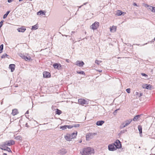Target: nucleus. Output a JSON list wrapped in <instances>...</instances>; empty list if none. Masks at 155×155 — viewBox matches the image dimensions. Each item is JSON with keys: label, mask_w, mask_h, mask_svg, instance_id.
<instances>
[{"label": "nucleus", "mask_w": 155, "mask_h": 155, "mask_svg": "<svg viewBox=\"0 0 155 155\" xmlns=\"http://www.w3.org/2000/svg\"><path fill=\"white\" fill-rule=\"evenodd\" d=\"M67 61V62H68V61Z\"/></svg>", "instance_id": "49"}, {"label": "nucleus", "mask_w": 155, "mask_h": 155, "mask_svg": "<svg viewBox=\"0 0 155 155\" xmlns=\"http://www.w3.org/2000/svg\"><path fill=\"white\" fill-rule=\"evenodd\" d=\"M80 126V125L79 124H77V125H75L74 126L75 127H79Z\"/></svg>", "instance_id": "39"}, {"label": "nucleus", "mask_w": 155, "mask_h": 155, "mask_svg": "<svg viewBox=\"0 0 155 155\" xmlns=\"http://www.w3.org/2000/svg\"><path fill=\"white\" fill-rule=\"evenodd\" d=\"M78 102L79 104L82 105H83L87 104V101L82 98L79 99L78 100Z\"/></svg>", "instance_id": "9"}, {"label": "nucleus", "mask_w": 155, "mask_h": 155, "mask_svg": "<svg viewBox=\"0 0 155 155\" xmlns=\"http://www.w3.org/2000/svg\"><path fill=\"white\" fill-rule=\"evenodd\" d=\"M77 73L79 74H83V75H85V73L83 71H77Z\"/></svg>", "instance_id": "31"}, {"label": "nucleus", "mask_w": 155, "mask_h": 155, "mask_svg": "<svg viewBox=\"0 0 155 155\" xmlns=\"http://www.w3.org/2000/svg\"><path fill=\"white\" fill-rule=\"evenodd\" d=\"M67 128V125H65L63 126H61L60 127V129H61L62 130H65Z\"/></svg>", "instance_id": "28"}, {"label": "nucleus", "mask_w": 155, "mask_h": 155, "mask_svg": "<svg viewBox=\"0 0 155 155\" xmlns=\"http://www.w3.org/2000/svg\"><path fill=\"white\" fill-rule=\"evenodd\" d=\"M97 71L99 72H101L102 71L101 70H97Z\"/></svg>", "instance_id": "41"}, {"label": "nucleus", "mask_w": 155, "mask_h": 155, "mask_svg": "<svg viewBox=\"0 0 155 155\" xmlns=\"http://www.w3.org/2000/svg\"><path fill=\"white\" fill-rule=\"evenodd\" d=\"M53 67L54 68L58 69V70L62 68L61 66L59 64L55 63L53 64Z\"/></svg>", "instance_id": "13"}, {"label": "nucleus", "mask_w": 155, "mask_h": 155, "mask_svg": "<svg viewBox=\"0 0 155 155\" xmlns=\"http://www.w3.org/2000/svg\"><path fill=\"white\" fill-rule=\"evenodd\" d=\"M101 62V61H99L97 60H96L95 61V63L97 64H100V63Z\"/></svg>", "instance_id": "33"}, {"label": "nucleus", "mask_w": 155, "mask_h": 155, "mask_svg": "<svg viewBox=\"0 0 155 155\" xmlns=\"http://www.w3.org/2000/svg\"><path fill=\"white\" fill-rule=\"evenodd\" d=\"M1 149L2 150H6L9 152H12V151L8 147H6L5 145H1L0 147Z\"/></svg>", "instance_id": "8"}, {"label": "nucleus", "mask_w": 155, "mask_h": 155, "mask_svg": "<svg viewBox=\"0 0 155 155\" xmlns=\"http://www.w3.org/2000/svg\"><path fill=\"white\" fill-rule=\"evenodd\" d=\"M94 150L91 147H87L84 148L82 151L83 155H90L94 153Z\"/></svg>", "instance_id": "1"}, {"label": "nucleus", "mask_w": 155, "mask_h": 155, "mask_svg": "<svg viewBox=\"0 0 155 155\" xmlns=\"http://www.w3.org/2000/svg\"><path fill=\"white\" fill-rule=\"evenodd\" d=\"M56 114H57L58 115H60L62 113V112L61 110H59L58 109H56Z\"/></svg>", "instance_id": "25"}, {"label": "nucleus", "mask_w": 155, "mask_h": 155, "mask_svg": "<svg viewBox=\"0 0 155 155\" xmlns=\"http://www.w3.org/2000/svg\"><path fill=\"white\" fill-rule=\"evenodd\" d=\"M51 74L48 72L45 71L43 72V76L44 78H48L51 77Z\"/></svg>", "instance_id": "10"}, {"label": "nucleus", "mask_w": 155, "mask_h": 155, "mask_svg": "<svg viewBox=\"0 0 155 155\" xmlns=\"http://www.w3.org/2000/svg\"><path fill=\"white\" fill-rule=\"evenodd\" d=\"M108 148L109 150L110 151H114L116 150L117 149L115 145L113 143L109 144L108 146Z\"/></svg>", "instance_id": "6"}, {"label": "nucleus", "mask_w": 155, "mask_h": 155, "mask_svg": "<svg viewBox=\"0 0 155 155\" xmlns=\"http://www.w3.org/2000/svg\"><path fill=\"white\" fill-rule=\"evenodd\" d=\"M138 128L140 134V135L142 134V126L140 125L138 126Z\"/></svg>", "instance_id": "23"}, {"label": "nucleus", "mask_w": 155, "mask_h": 155, "mask_svg": "<svg viewBox=\"0 0 155 155\" xmlns=\"http://www.w3.org/2000/svg\"><path fill=\"white\" fill-rule=\"evenodd\" d=\"M132 119H130L128 120H126L125 123H123V127H124L127 126H128L129 124L132 121Z\"/></svg>", "instance_id": "12"}, {"label": "nucleus", "mask_w": 155, "mask_h": 155, "mask_svg": "<svg viewBox=\"0 0 155 155\" xmlns=\"http://www.w3.org/2000/svg\"><path fill=\"white\" fill-rule=\"evenodd\" d=\"M117 27L114 25L110 28V31L111 32H114L116 31Z\"/></svg>", "instance_id": "16"}, {"label": "nucleus", "mask_w": 155, "mask_h": 155, "mask_svg": "<svg viewBox=\"0 0 155 155\" xmlns=\"http://www.w3.org/2000/svg\"><path fill=\"white\" fill-rule=\"evenodd\" d=\"M113 144H114L117 149H119L121 147L120 142L118 140H117Z\"/></svg>", "instance_id": "7"}, {"label": "nucleus", "mask_w": 155, "mask_h": 155, "mask_svg": "<svg viewBox=\"0 0 155 155\" xmlns=\"http://www.w3.org/2000/svg\"><path fill=\"white\" fill-rule=\"evenodd\" d=\"M22 0H19V1H22Z\"/></svg>", "instance_id": "47"}, {"label": "nucleus", "mask_w": 155, "mask_h": 155, "mask_svg": "<svg viewBox=\"0 0 155 155\" xmlns=\"http://www.w3.org/2000/svg\"><path fill=\"white\" fill-rule=\"evenodd\" d=\"M25 125L26 127H28V126L27 123H26Z\"/></svg>", "instance_id": "44"}, {"label": "nucleus", "mask_w": 155, "mask_h": 155, "mask_svg": "<svg viewBox=\"0 0 155 155\" xmlns=\"http://www.w3.org/2000/svg\"><path fill=\"white\" fill-rule=\"evenodd\" d=\"M12 0H8V2L10 3L12 2Z\"/></svg>", "instance_id": "42"}, {"label": "nucleus", "mask_w": 155, "mask_h": 155, "mask_svg": "<svg viewBox=\"0 0 155 155\" xmlns=\"http://www.w3.org/2000/svg\"><path fill=\"white\" fill-rule=\"evenodd\" d=\"M26 29L24 27H22L20 28H19L17 29L18 31L19 32H24Z\"/></svg>", "instance_id": "21"}, {"label": "nucleus", "mask_w": 155, "mask_h": 155, "mask_svg": "<svg viewBox=\"0 0 155 155\" xmlns=\"http://www.w3.org/2000/svg\"><path fill=\"white\" fill-rule=\"evenodd\" d=\"M149 8L151 10V11L152 12H155V7H153L152 6H149Z\"/></svg>", "instance_id": "26"}, {"label": "nucleus", "mask_w": 155, "mask_h": 155, "mask_svg": "<svg viewBox=\"0 0 155 155\" xmlns=\"http://www.w3.org/2000/svg\"><path fill=\"white\" fill-rule=\"evenodd\" d=\"M84 62L82 61H77L76 63L75 64L79 67H82L84 64Z\"/></svg>", "instance_id": "15"}, {"label": "nucleus", "mask_w": 155, "mask_h": 155, "mask_svg": "<svg viewBox=\"0 0 155 155\" xmlns=\"http://www.w3.org/2000/svg\"><path fill=\"white\" fill-rule=\"evenodd\" d=\"M3 155H7V154L6 153H4Z\"/></svg>", "instance_id": "45"}, {"label": "nucleus", "mask_w": 155, "mask_h": 155, "mask_svg": "<svg viewBox=\"0 0 155 155\" xmlns=\"http://www.w3.org/2000/svg\"><path fill=\"white\" fill-rule=\"evenodd\" d=\"M38 28V26L36 24L32 26L31 29L32 30H36Z\"/></svg>", "instance_id": "27"}, {"label": "nucleus", "mask_w": 155, "mask_h": 155, "mask_svg": "<svg viewBox=\"0 0 155 155\" xmlns=\"http://www.w3.org/2000/svg\"><path fill=\"white\" fill-rule=\"evenodd\" d=\"M67 61V62H68V61Z\"/></svg>", "instance_id": "48"}, {"label": "nucleus", "mask_w": 155, "mask_h": 155, "mask_svg": "<svg viewBox=\"0 0 155 155\" xmlns=\"http://www.w3.org/2000/svg\"><path fill=\"white\" fill-rule=\"evenodd\" d=\"M153 40V42L154 41H155V37L154 38Z\"/></svg>", "instance_id": "46"}, {"label": "nucleus", "mask_w": 155, "mask_h": 155, "mask_svg": "<svg viewBox=\"0 0 155 155\" xmlns=\"http://www.w3.org/2000/svg\"><path fill=\"white\" fill-rule=\"evenodd\" d=\"M95 134L89 133L86 135V138L87 140H89L90 139L92 138L93 137V135Z\"/></svg>", "instance_id": "11"}, {"label": "nucleus", "mask_w": 155, "mask_h": 155, "mask_svg": "<svg viewBox=\"0 0 155 155\" xmlns=\"http://www.w3.org/2000/svg\"><path fill=\"white\" fill-rule=\"evenodd\" d=\"M18 113V110L16 109H14L12 110L11 114L14 116L17 114Z\"/></svg>", "instance_id": "18"}, {"label": "nucleus", "mask_w": 155, "mask_h": 155, "mask_svg": "<svg viewBox=\"0 0 155 155\" xmlns=\"http://www.w3.org/2000/svg\"><path fill=\"white\" fill-rule=\"evenodd\" d=\"M139 93L138 92H136L135 93V95L137 96H138V95H139Z\"/></svg>", "instance_id": "37"}, {"label": "nucleus", "mask_w": 155, "mask_h": 155, "mask_svg": "<svg viewBox=\"0 0 155 155\" xmlns=\"http://www.w3.org/2000/svg\"><path fill=\"white\" fill-rule=\"evenodd\" d=\"M2 23H3V22L2 21H1L0 22V28L2 26Z\"/></svg>", "instance_id": "38"}, {"label": "nucleus", "mask_w": 155, "mask_h": 155, "mask_svg": "<svg viewBox=\"0 0 155 155\" xmlns=\"http://www.w3.org/2000/svg\"><path fill=\"white\" fill-rule=\"evenodd\" d=\"M104 123V121L100 120L97 121L96 123V124L98 126L102 125Z\"/></svg>", "instance_id": "22"}, {"label": "nucleus", "mask_w": 155, "mask_h": 155, "mask_svg": "<svg viewBox=\"0 0 155 155\" xmlns=\"http://www.w3.org/2000/svg\"><path fill=\"white\" fill-rule=\"evenodd\" d=\"M141 74L143 76H145V77H147V75L146 74H144V73H142Z\"/></svg>", "instance_id": "36"}, {"label": "nucleus", "mask_w": 155, "mask_h": 155, "mask_svg": "<svg viewBox=\"0 0 155 155\" xmlns=\"http://www.w3.org/2000/svg\"><path fill=\"white\" fill-rule=\"evenodd\" d=\"M142 93H140V94H139L138 95L139 97H140V96H142Z\"/></svg>", "instance_id": "40"}, {"label": "nucleus", "mask_w": 155, "mask_h": 155, "mask_svg": "<svg viewBox=\"0 0 155 155\" xmlns=\"http://www.w3.org/2000/svg\"><path fill=\"white\" fill-rule=\"evenodd\" d=\"M67 61V62H68V61Z\"/></svg>", "instance_id": "50"}, {"label": "nucleus", "mask_w": 155, "mask_h": 155, "mask_svg": "<svg viewBox=\"0 0 155 155\" xmlns=\"http://www.w3.org/2000/svg\"><path fill=\"white\" fill-rule=\"evenodd\" d=\"M142 87L143 88H145L147 89L150 90L152 88V86L150 84L148 85L146 84H143Z\"/></svg>", "instance_id": "14"}, {"label": "nucleus", "mask_w": 155, "mask_h": 155, "mask_svg": "<svg viewBox=\"0 0 155 155\" xmlns=\"http://www.w3.org/2000/svg\"><path fill=\"white\" fill-rule=\"evenodd\" d=\"M126 14L125 12H123L121 11L118 10L117 12V15L118 16L121 15H124Z\"/></svg>", "instance_id": "20"}, {"label": "nucleus", "mask_w": 155, "mask_h": 155, "mask_svg": "<svg viewBox=\"0 0 155 155\" xmlns=\"http://www.w3.org/2000/svg\"><path fill=\"white\" fill-rule=\"evenodd\" d=\"M77 132L75 133H73L71 134H67L64 136V138L67 141H70L72 139L75 138L77 136Z\"/></svg>", "instance_id": "2"}, {"label": "nucleus", "mask_w": 155, "mask_h": 155, "mask_svg": "<svg viewBox=\"0 0 155 155\" xmlns=\"http://www.w3.org/2000/svg\"><path fill=\"white\" fill-rule=\"evenodd\" d=\"M126 91L128 93H130V88H127L126 90Z\"/></svg>", "instance_id": "34"}, {"label": "nucleus", "mask_w": 155, "mask_h": 155, "mask_svg": "<svg viewBox=\"0 0 155 155\" xmlns=\"http://www.w3.org/2000/svg\"><path fill=\"white\" fill-rule=\"evenodd\" d=\"M99 26V22L96 21L93 24L90 26V28L93 30L97 29Z\"/></svg>", "instance_id": "4"}, {"label": "nucleus", "mask_w": 155, "mask_h": 155, "mask_svg": "<svg viewBox=\"0 0 155 155\" xmlns=\"http://www.w3.org/2000/svg\"><path fill=\"white\" fill-rule=\"evenodd\" d=\"M15 64H10L9 65V68L11 69V72H13L15 69Z\"/></svg>", "instance_id": "19"}, {"label": "nucleus", "mask_w": 155, "mask_h": 155, "mask_svg": "<svg viewBox=\"0 0 155 155\" xmlns=\"http://www.w3.org/2000/svg\"><path fill=\"white\" fill-rule=\"evenodd\" d=\"M15 142L13 140H10L9 141H6L4 143L2 144V145H5V146H10L11 145L14 144Z\"/></svg>", "instance_id": "5"}, {"label": "nucleus", "mask_w": 155, "mask_h": 155, "mask_svg": "<svg viewBox=\"0 0 155 155\" xmlns=\"http://www.w3.org/2000/svg\"><path fill=\"white\" fill-rule=\"evenodd\" d=\"M133 5L134 6H137V4L135 3H133Z\"/></svg>", "instance_id": "43"}, {"label": "nucleus", "mask_w": 155, "mask_h": 155, "mask_svg": "<svg viewBox=\"0 0 155 155\" xmlns=\"http://www.w3.org/2000/svg\"><path fill=\"white\" fill-rule=\"evenodd\" d=\"M46 12L45 11H39L37 12V14L38 15H45Z\"/></svg>", "instance_id": "17"}, {"label": "nucleus", "mask_w": 155, "mask_h": 155, "mask_svg": "<svg viewBox=\"0 0 155 155\" xmlns=\"http://www.w3.org/2000/svg\"><path fill=\"white\" fill-rule=\"evenodd\" d=\"M140 115H137L133 119V120L134 121L138 120L139 118L140 117Z\"/></svg>", "instance_id": "24"}, {"label": "nucleus", "mask_w": 155, "mask_h": 155, "mask_svg": "<svg viewBox=\"0 0 155 155\" xmlns=\"http://www.w3.org/2000/svg\"><path fill=\"white\" fill-rule=\"evenodd\" d=\"M21 57L22 58L25 60L26 61H31L32 60V59L31 57L28 54H27L26 56L22 55L21 56Z\"/></svg>", "instance_id": "3"}, {"label": "nucleus", "mask_w": 155, "mask_h": 155, "mask_svg": "<svg viewBox=\"0 0 155 155\" xmlns=\"http://www.w3.org/2000/svg\"><path fill=\"white\" fill-rule=\"evenodd\" d=\"M9 12H10V11H9L7 12L4 15L3 17V18H6L7 17L8 15V14L9 13Z\"/></svg>", "instance_id": "30"}, {"label": "nucleus", "mask_w": 155, "mask_h": 155, "mask_svg": "<svg viewBox=\"0 0 155 155\" xmlns=\"http://www.w3.org/2000/svg\"><path fill=\"white\" fill-rule=\"evenodd\" d=\"M67 128L68 129H71L73 127V126L71 125H67Z\"/></svg>", "instance_id": "35"}, {"label": "nucleus", "mask_w": 155, "mask_h": 155, "mask_svg": "<svg viewBox=\"0 0 155 155\" xmlns=\"http://www.w3.org/2000/svg\"><path fill=\"white\" fill-rule=\"evenodd\" d=\"M8 55L6 54H4L2 55L1 57V58H4L5 57H7V56H8Z\"/></svg>", "instance_id": "32"}, {"label": "nucleus", "mask_w": 155, "mask_h": 155, "mask_svg": "<svg viewBox=\"0 0 155 155\" xmlns=\"http://www.w3.org/2000/svg\"><path fill=\"white\" fill-rule=\"evenodd\" d=\"M3 48V44L1 45L0 46V53H1L2 52V50Z\"/></svg>", "instance_id": "29"}]
</instances>
